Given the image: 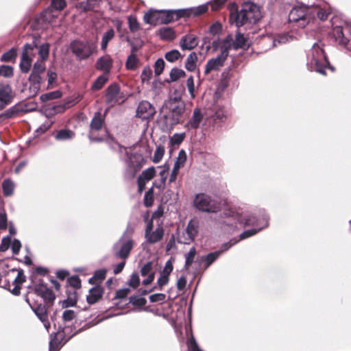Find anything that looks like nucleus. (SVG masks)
Masks as SVG:
<instances>
[{"label":"nucleus","mask_w":351,"mask_h":351,"mask_svg":"<svg viewBox=\"0 0 351 351\" xmlns=\"http://www.w3.org/2000/svg\"><path fill=\"white\" fill-rule=\"evenodd\" d=\"M237 10L236 3L230 5V21L234 23L237 27L246 24H254L261 18L260 8L253 3H245L240 12H238Z\"/></svg>","instance_id":"nucleus-1"},{"label":"nucleus","mask_w":351,"mask_h":351,"mask_svg":"<svg viewBox=\"0 0 351 351\" xmlns=\"http://www.w3.org/2000/svg\"><path fill=\"white\" fill-rule=\"evenodd\" d=\"M308 66L311 71H315L322 75H325V69L328 62L324 53L322 45L319 43H315L308 55Z\"/></svg>","instance_id":"nucleus-2"},{"label":"nucleus","mask_w":351,"mask_h":351,"mask_svg":"<svg viewBox=\"0 0 351 351\" xmlns=\"http://www.w3.org/2000/svg\"><path fill=\"white\" fill-rule=\"evenodd\" d=\"M231 36H228L226 39L221 42L220 54L214 58L209 60L205 66V74H208L211 71H217L223 66L224 62L227 59L229 50L231 49Z\"/></svg>","instance_id":"nucleus-3"},{"label":"nucleus","mask_w":351,"mask_h":351,"mask_svg":"<svg viewBox=\"0 0 351 351\" xmlns=\"http://www.w3.org/2000/svg\"><path fill=\"white\" fill-rule=\"evenodd\" d=\"M194 206L198 210L206 213H217L220 210V204L204 193L195 196Z\"/></svg>","instance_id":"nucleus-4"},{"label":"nucleus","mask_w":351,"mask_h":351,"mask_svg":"<svg viewBox=\"0 0 351 351\" xmlns=\"http://www.w3.org/2000/svg\"><path fill=\"white\" fill-rule=\"evenodd\" d=\"M104 120L100 113L95 114L90 123L89 138L91 141H100L108 136L107 131L103 128Z\"/></svg>","instance_id":"nucleus-5"},{"label":"nucleus","mask_w":351,"mask_h":351,"mask_svg":"<svg viewBox=\"0 0 351 351\" xmlns=\"http://www.w3.org/2000/svg\"><path fill=\"white\" fill-rule=\"evenodd\" d=\"M173 11L165 12L158 10H149L144 16L146 23L156 25L158 23H169L173 21Z\"/></svg>","instance_id":"nucleus-6"},{"label":"nucleus","mask_w":351,"mask_h":351,"mask_svg":"<svg viewBox=\"0 0 351 351\" xmlns=\"http://www.w3.org/2000/svg\"><path fill=\"white\" fill-rule=\"evenodd\" d=\"M95 48V45L88 41H74L71 45L72 52L80 59L88 58L93 53Z\"/></svg>","instance_id":"nucleus-7"},{"label":"nucleus","mask_w":351,"mask_h":351,"mask_svg":"<svg viewBox=\"0 0 351 351\" xmlns=\"http://www.w3.org/2000/svg\"><path fill=\"white\" fill-rule=\"evenodd\" d=\"M289 21L298 23L299 27H304L309 22L308 8L304 5L293 8L289 14Z\"/></svg>","instance_id":"nucleus-8"},{"label":"nucleus","mask_w":351,"mask_h":351,"mask_svg":"<svg viewBox=\"0 0 351 351\" xmlns=\"http://www.w3.org/2000/svg\"><path fill=\"white\" fill-rule=\"evenodd\" d=\"M166 105L167 108L169 110L171 115L172 116V121L171 123L172 125L178 123L180 118L184 112V104L176 98H173L170 99Z\"/></svg>","instance_id":"nucleus-9"},{"label":"nucleus","mask_w":351,"mask_h":351,"mask_svg":"<svg viewBox=\"0 0 351 351\" xmlns=\"http://www.w3.org/2000/svg\"><path fill=\"white\" fill-rule=\"evenodd\" d=\"M335 40L341 45H348L351 38V25L346 24L342 27H335L333 29Z\"/></svg>","instance_id":"nucleus-10"},{"label":"nucleus","mask_w":351,"mask_h":351,"mask_svg":"<svg viewBox=\"0 0 351 351\" xmlns=\"http://www.w3.org/2000/svg\"><path fill=\"white\" fill-rule=\"evenodd\" d=\"M155 114V108L147 101H141L136 112L137 117L146 121L152 119Z\"/></svg>","instance_id":"nucleus-11"},{"label":"nucleus","mask_w":351,"mask_h":351,"mask_svg":"<svg viewBox=\"0 0 351 351\" xmlns=\"http://www.w3.org/2000/svg\"><path fill=\"white\" fill-rule=\"evenodd\" d=\"M14 95L10 85L0 83V110L12 102Z\"/></svg>","instance_id":"nucleus-12"},{"label":"nucleus","mask_w":351,"mask_h":351,"mask_svg":"<svg viewBox=\"0 0 351 351\" xmlns=\"http://www.w3.org/2000/svg\"><path fill=\"white\" fill-rule=\"evenodd\" d=\"M152 229L153 221L151 220L147 224L145 237L148 243H155L162 239L164 230L161 226H158L154 231H152Z\"/></svg>","instance_id":"nucleus-13"},{"label":"nucleus","mask_w":351,"mask_h":351,"mask_svg":"<svg viewBox=\"0 0 351 351\" xmlns=\"http://www.w3.org/2000/svg\"><path fill=\"white\" fill-rule=\"evenodd\" d=\"M106 99L110 106H114L116 104H120L123 101L119 87L117 84H112L108 88Z\"/></svg>","instance_id":"nucleus-14"},{"label":"nucleus","mask_w":351,"mask_h":351,"mask_svg":"<svg viewBox=\"0 0 351 351\" xmlns=\"http://www.w3.org/2000/svg\"><path fill=\"white\" fill-rule=\"evenodd\" d=\"M133 247V241L131 239H120L114 245L115 254L117 256L125 258L128 256Z\"/></svg>","instance_id":"nucleus-15"},{"label":"nucleus","mask_w":351,"mask_h":351,"mask_svg":"<svg viewBox=\"0 0 351 351\" xmlns=\"http://www.w3.org/2000/svg\"><path fill=\"white\" fill-rule=\"evenodd\" d=\"M143 161L142 155L138 154H134L129 158L127 171L131 177H134L143 167Z\"/></svg>","instance_id":"nucleus-16"},{"label":"nucleus","mask_w":351,"mask_h":351,"mask_svg":"<svg viewBox=\"0 0 351 351\" xmlns=\"http://www.w3.org/2000/svg\"><path fill=\"white\" fill-rule=\"evenodd\" d=\"M156 174V170L154 167H149L144 170L138 178V191L141 193L145 187L147 182L152 180Z\"/></svg>","instance_id":"nucleus-17"},{"label":"nucleus","mask_w":351,"mask_h":351,"mask_svg":"<svg viewBox=\"0 0 351 351\" xmlns=\"http://www.w3.org/2000/svg\"><path fill=\"white\" fill-rule=\"evenodd\" d=\"M27 302L29 304L32 309L34 311L38 319L43 323L45 328L49 330L50 328V323L48 320V315L45 306L39 304L36 307L34 308L29 302V300L26 299Z\"/></svg>","instance_id":"nucleus-18"},{"label":"nucleus","mask_w":351,"mask_h":351,"mask_svg":"<svg viewBox=\"0 0 351 351\" xmlns=\"http://www.w3.org/2000/svg\"><path fill=\"white\" fill-rule=\"evenodd\" d=\"M208 4H203L187 10H179L178 12V16H189L191 15L197 16L205 13L208 10Z\"/></svg>","instance_id":"nucleus-19"},{"label":"nucleus","mask_w":351,"mask_h":351,"mask_svg":"<svg viewBox=\"0 0 351 351\" xmlns=\"http://www.w3.org/2000/svg\"><path fill=\"white\" fill-rule=\"evenodd\" d=\"M197 45V38L193 34H187L183 36L180 41V46L183 50H191L195 48Z\"/></svg>","instance_id":"nucleus-20"},{"label":"nucleus","mask_w":351,"mask_h":351,"mask_svg":"<svg viewBox=\"0 0 351 351\" xmlns=\"http://www.w3.org/2000/svg\"><path fill=\"white\" fill-rule=\"evenodd\" d=\"M112 65V59L109 55L99 58L96 62V68L103 71L104 74L108 75Z\"/></svg>","instance_id":"nucleus-21"},{"label":"nucleus","mask_w":351,"mask_h":351,"mask_svg":"<svg viewBox=\"0 0 351 351\" xmlns=\"http://www.w3.org/2000/svg\"><path fill=\"white\" fill-rule=\"evenodd\" d=\"M29 86L28 88V97H34L36 96L40 88V77H36L34 74H31L29 78Z\"/></svg>","instance_id":"nucleus-22"},{"label":"nucleus","mask_w":351,"mask_h":351,"mask_svg":"<svg viewBox=\"0 0 351 351\" xmlns=\"http://www.w3.org/2000/svg\"><path fill=\"white\" fill-rule=\"evenodd\" d=\"M197 232V230L196 224L193 221H191L187 226L185 232L187 236L186 238L184 239H182L181 237L179 238V242L184 244L190 243L194 239Z\"/></svg>","instance_id":"nucleus-23"},{"label":"nucleus","mask_w":351,"mask_h":351,"mask_svg":"<svg viewBox=\"0 0 351 351\" xmlns=\"http://www.w3.org/2000/svg\"><path fill=\"white\" fill-rule=\"evenodd\" d=\"M204 115L199 108H195L193 110V114L189 122L187 127L191 129H197L199 128L201 122L202 121Z\"/></svg>","instance_id":"nucleus-24"},{"label":"nucleus","mask_w":351,"mask_h":351,"mask_svg":"<svg viewBox=\"0 0 351 351\" xmlns=\"http://www.w3.org/2000/svg\"><path fill=\"white\" fill-rule=\"evenodd\" d=\"M103 294V289L99 286H95L89 291V293L86 297L87 302L89 304H95L101 297Z\"/></svg>","instance_id":"nucleus-25"},{"label":"nucleus","mask_w":351,"mask_h":351,"mask_svg":"<svg viewBox=\"0 0 351 351\" xmlns=\"http://www.w3.org/2000/svg\"><path fill=\"white\" fill-rule=\"evenodd\" d=\"M249 46L247 39L240 32H237L236 34L235 40L233 42L231 40V48L233 47L235 49H246Z\"/></svg>","instance_id":"nucleus-26"},{"label":"nucleus","mask_w":351,"mask_h":351,"mask_svg":"<svg viewBox=\"0 0 351 351\" xmlns=\"http://www.w3.org/2000/svg\"><path fill=\"white\" fill-rule=\"evenodd\" d=\"M28 49L26 52H23L21 56V60L20 62V69L23 73H28L32 66V58H28Z\"/></svg>","instance_id":"nucleus-27"},{"label":"nucleus","mask_w":351,"mask_h":351,"mask_svg":"<svg viewBox=\"0 0 351 351\" xmlns=\"http://www.w3.org/2000/svg\"><path fill=\"white\" fill-rule=\"evenodd\" d=\"M15 273V271H14ZM16 276L14 279L13 283L14 285V287L12 292L15 294L18 295L20 293L21 290V285L25 282V277L23 273V271H16Z\"/></svg>","instance_id":"nucleus-28"},{"label":"nucleus","mask_w":351,"mask_h":351,"mask_svg":"<svg viewBox=\"0 0 351 351\" xmlns=\"http://www.w3.org/2000/svg\"><path fill=\"white\" fill-rule=\"evenodd\" d=\"M158 35L160 38L165 40H172L176 37V33L171 27H163L159 29Z\"/></svg>","instance_id":"nucleus-29"},{"label":"nucleus","mask_w":351,"mask_h":351,"mask_svg":"<svg viewBox=\"0 0 351 351\" xmlns=\"http://www.w3.org/2000/svg\"><path fill=\"white\" fill-rule=\"evenodd\" d=\"M198 58L197 55L195 52L191 53L186 60L185 63V68L189 71H194L196 69V64L197 62Z\"/></svg>","instance_id":"nucleus-30"},{"label":"nucleus","mask_w":351,"mask_h":351,"mask_svg":"<svg viewBox=\"0 0 351 351\" xmlns=\"http://www.w3.org/2000/svg\"><path fill=\"white\" fill-rule=\"evenodd\" d=\"M108 80V75L103 73L99 76L95 82L92 85V89L93 90H98L101 89L104 85Z\"/></svg>","instance_id":"nucleus-31"},{"label":"nucleus","mask_w":351,"mask_h":351,"mask_svg":"<svg viewBox=\"0 0 351 351\" xmlns=\"http://www.w3.org/2000/svg\"><path fill=\"white\" fill-rule=\"evenodd\" d=\"M22 112L23 110L21 109L19 106H14L5 110L3 112V116L7 119L14 118L19 116Z\"/></svg>","instance_id":"nucleus-32"},{"label":"nucleus","mask_w":351,"mask_h":351,"mask_svg":"<svg viewBox=\"0 0 351 351\" xmlns=\"http://www.w3.org/2000/svg\"><path fill=\"white\" fill-rule=\"evenodd\" d=\"M106 275V270L101 269L97 270L93 276L89 280V282L92 284H97L101 282L105 278Z\"/></svg>","instance_id":"nucleus-33"},{"label":"nucleus","mask_w":351,"mask_h":351,"mask_svg":"<svg viewBox=\"0 0 351 351\" xmlns=\"http://www.w3.org/2000/svg\"><path fill=\"white\" fill-rule=\"evenodd\" d=\"M114 36V31L112 29L108 30L104 33L101 39V48L105 50L107 48L108 43Z\"/></svg>","instance_id":"nucleus-34"},{"label":"nucleus","mask_w":351,"mask_h":351,"mask_svg":"<svg viewBox=\"0 0 351 351\" xmlns=\"http://www.w3.org/2000/svg\"><path fill=\"white\" fill-rule=\"evenodd\" d=\"M2 189L5 196L12 195L14 189V184L10 180H5L2 183Z\"/></svg>","instance_id":"nucleus-35"},{"label":"nucleus","mask_w":351,"mask_h":351,"mask_svg":"<svg viewBox=\"0 0 351 351\" xmlns=\"http://www.w3.org/2000/svg\"><path fill=\"white\" fill-rule=\"evenodd\" d=\"M138 58L134 53L130 54L125 62V67L128 70H134L138 63Z\"/></svg>","instance_id":"nucleus-36"},{"label":"nucleus","mask_w":351,"mask_h":351,"mask_svg":"<svg viewBox=\"0 0 351 351\" xmlns=\"http://www.w3.org/2000/svg\"><path fill=\"white\" fill-rule=\"evenodd\" d=\"M186 73L182 69L173 68L170 72V80L169 82H176L180 78L184 77Z\"/></svg>","instance_id":"nucleus-37"},{"label":"nucleus","mask_w":351,"mask_h":351,"mask_svg":"<svg viewBox=\"0 0 351 351\" xmlns=\"http://www.w3.org/2000/svg\"><path fill=\"white\" fill-rule=\"evenodd\" d=\"M74 133L68 130H60L56 135V138L58 141H65L73 137Z\"/></svg>","instance_id":"nucleus-38"},{"label":"nucleus","mask_w":351,"mask_h":351,"mask_svg":"<svg viewBox=\"0 0 351 351\" xmlns=\"http://www.w3.org/2000/svg\"><path fill=\"white\" fill-rule=\"evenodd\" d=\"M293 39L292 36H289L287 34H284L282 35H278L276 38L274 39L273 45L276 47L278 45L285 44L288 43L289 40Z\"/></svg>","instance_id":"nucleus-39"},{"label":"nucleus","mask_w":351,"mask_h":351,"mask_svg":"<svg viewBox=\"0 0 351 351\" xmlns=\"http://www.w3.org/2000/svg\"><path fill=\"white\" fill-rule=\"evenodd\" d=\"M165 154V147L162 145L156 147V151L153 156V162L154 163H158L162 158Z\"/></svg>","instance_id":"nucleus-40"},{"label":"nucleus","mask_w":351,"mask_h":351,"mask_svg":"<svg viewBox=\"0 0 351 351\" xmlns=\"http://www.w3.org/2000/svg\"><path fill=\"white\" fill-rule=\"evenodd\" d=\"M49 45L48 44H44L39 47L38 55L41 61H44L47 59L49 56Z\"/></svg>","instance_id":"nucleus-41"},{"label":"nucleus","mask_w":351,"mask_h":351,"mask_svg":"<svg viewBox=\"0 0 351 351\" xmlns=\"http://www.w3.org/2000/svg\"><path fill=\"white\" fill-rule=\"evenodd\" d=\"M237 219L241 223H244L245 225L254 226L256 224L254 217H248L247 218L245 216H243L242 214H238Z\"/></svg>","instance_id":"nucleus-42"},{"label":"nucleus","mask_w":351,"mask_h":351,"mask_svg":"<svg viewBox=\"0 0 351 351\" xmlns=\"http://www.w3.org/2000/svg\"><path fill=\"white\" fill-rule=\"evenodd\" d=\"M186 160V154L184 150L182 149L180 151L177 160L174 164V166L180 169L184 165Z\"/></svg>","instance_id":"nucleus-43"},{"label":"nucleus","mask_w":351,"mask_h":351,"mask_svg":"<svg viewBox=\"0 0 351 351\" xmlns=\"http://www.w3.org/2000/svg\"><path fill=\"white\" fill-rule=\"evenodd\" d=\"M16 57V51L12 48L8 51L4 53L1 57V61L2 62H10Z\"/></svg>","instance_id":"nucleus-44"},{"label":"nucleus","mask_w":351,"mask_h":351,"mask_svg":"<svg viewBox=\"0 0 351 351\" xmlns=\"http://www.w3.org/2000/svg\"><path fill=\"white\" fill-rule=\"evenodd\" d=\"M180 53L176 49L171 50L165 54L166 60L171 62L176 61L180 58Z\"/></svg>","instance_id":"nucleus-45"},{"label":"nucleus","mask_w":351,"mask_h":351,"mask_svg":"<svg viewBox=\"0 0 351 351\" xmlns=\"http://www.w3.org/2000/svg\"><path fill=\"white\" fill-rule=\"evenodd\" d=\"M186 86L190 93L191 97L194 99L195 97V88L194 79L193 76H190L186 80Z\"/></svg>","instance_id":"nucleus-46"},{"label":"nucleus","mask_w":351,"mask_h":351,"mask_svg":"<svg viewBox=\"0 0 351 351\" xmlns=\"http://www.w3.org/2000/svg\"><path fill=\"white\" fill-rule=\"evenodd\" d=\"M0 75L5 77H10L13 75V68L8 65H2L0 66Z\"/></svg>","instance_id":"nucleus-47"},{"label":"nucleus","mask_w":351,"mask_h":351,"mask_svg":"<svg viewBox=\"0 0 351 351\" xmlns=\"http://www.w3.org/2000/svg\"><path fill=\"white\" fill-rule=\"evenodd\" d=\"M154 202V192L153 189H149L145 194L144 196V204L147 207H149L152 205Z\"/></svg>","instance_id":"nucleus-48"},{"label":"nucleus","mask_w":351,"mask_h":351,"mask_svg":"<svg viewBox=\"0 0 351 351\" xmlns=\"http://www.w3.org/2000/svg\"><path fill=\"white\" fill-rule=\"evenodd\" d=\"M61 96V93L59 91H54L51 93H49L47 94L42 95L40 96V99L43 101H49L53 99L59 98Z\"/></svg>","instance_id":"nucleus-49"},{"label":"nucleus","mask_w":351,"mask_h":351,"mask_svg":"<svg viewBox=\"0 0 351 351\" xmlns=\"http://www.w3.org/2000/svg\"><path fill=\"white\" fill-rule=\"evenodd\" d=\"M76 317V313L73 310H65L62 314V319L64 322H70Z\"/></svg>","instance_id":"nucleus-50"},{"label":"nucleus","mask_w":351,"mask_h":351,"mask_svg":"<svg viewBox=\"0 0 351 351\" xmlns=\"http://www.w3.org/2000/svg\"><path fill=\"white\" fill-rule=\"evenodd\" d=\"M165 67V62L162 59H158L154 64V72L156 75H160Z\"/></svg>","instance_id":"nucleus-51"},{"label":"nucleus","mask_w":351,"mask_h":351,"mask_svg":"<svg viewBox=\"0 0 351 351\" xmlns=\"http://www.w3.org/2000/svg\"><path fill=\"white\" fill-rule=\"evenodd\" d=\"M45 71V66L41 62H36L34 64L32 74H34L36 77H40V74Z\"/></svg>","instance_id":"nucleus-52"},{"label":"nucleus","mask_w":351,"mask_h":351,"mask_svg":"<svg viewBox=\"0 0 351 351\" xmlns=\"http://www.w3.org/2000/svg\"><path fill=\"white\" fill-rule=\"evenodd\" d=\"M129 28L132 32H136L139 29V24L136 19L132 16L128 17Z\"/></svg>","instance_id":"nucleus-53"},{"label":"nucleus","mask_w":351,"mask_h":351,"mask_svg":"<svg viewBox=\"0 0 351 351\" xmlns=\"http://www.w3.org/2000/svg\"><path fill=\"white\" fill-rule=\"evenodd\" d=\"M46 302L52 303L55 299V295L52 290L47 289L46 291L40 296Z\"/></svg>","instance_id":"nucleus-54"},{"label":"nucleus","mask_w":351,"mask_h":351,"mask_svg":"<svg viewBox=\"0 0 351 351\" xmlns=\"http://www.w3.org/2000/svg\"><path fill=\"white\" fill-rule=\"evenodd\" d=\"M66 6L65 0H52L51 7L56 10H62Z\"/></svg>","instance_id":"nucleus-55"},{"label":"nucleus","mask_w":351,"mask_h":351,"mask_svg":"<svg viewBox=\"0 0 351 351\" xmlns=\"http://www.w3.org/2000/svg\"><path fill=\"white\" fill-rule=\"evenodd\" d=\"M152 75V71L151 69L146 67L145 68L141 73V79L143 82H148Z\"/></svg>","instance_id":"nucleus-56"},{"label":"nucleus","mask_w":351,"mask_h":351,"mask_svg":"<svg viewBox=\"0 0 351 351\" xmlns=\"http://www.w3.org/2000/svg\"><path fill=\"white\" fill-rule=\"evenodd\" d=\"M140 279L136 273L132 274L128 282L130 287L133 289L136 288L139 285Z\"/></svg>","instance_id":"nucleus-57"},{"label":"nucleus","mask_w":351,"mask_h":351,"mask_svg":"<svg viewBox=\"0 0 351 351\" xmlns=\"http://www.w3.org/2000/svg\"><path fill=\"white\" fill-rule=\"evenodd\" d=\"M221 252H215L208 254L204 260L207 263L206 267H208L212 263H213L217 257L219 256Z\"/></svg>","instance_id":"nucleus-58"},{"label":"nucleus","mask_w":351,"mask_h":351,"mask_svg":"<svg viewBox=\"0 0 351 351\" xmlns=\"http://www.w3.org/2000/svg\"><path fill=\"white\" fill-rule=\"evenodd\" d=\"M149 298L152 302H162L165 301L166 295L164 293H155L151 295Z\"/></svg>","instance_id":"nucleus-59"},{"label":"nucleus","mask_w":351,"mask_h":351,"mask_svg":"<svg viewBox=\"0 0 351 351\" xmlns=\"http://www.w3.org/2000/svg\"><path fill=\"white\" fill-rule=\"evenodd\" d=\"M47 289L45 285L39 281L38 284L35 285L34 291L38 295L41 296Z\"/></svg>","instance_id":"nucleus-60"},{"label":"nucleus","mask_w":351,"mask_h":351,"mask_svg":"<svg viewBox=\"0 0 351 351\" xmlns=\"http://www.w3.org/2000/svg\"><path fill=\"white\" fill-rule=\"evenodd\" d=\"M263 228V227H261L258 229L253 228L251 230H247L246 231H244L242 234H241V236H240L241 239H246L249 237L254 235L255 234H256L258 231H260Z\"/></svg>","instance_id":"nucleus-61"},{"label":"nucleus","mask_w":351,"mask_h":351,"mask_svg":"<svg viewBox=\"0 0 351 351\" xmlns=\"http://www.w3.org/2000/svg\"><path fill=\"white\" fill-rule=\"evenodd\" d=\"M195 253L196 252L195 247H192L189 250V252L186 255V265L189 266L190 265H191L195 258Z\"/></svg>","instance_id":"nucleus-62"},{"label":"nucleus","mask_w":351,"mask_h":351,"mask_svg":"<svg viewBox=\"0 0 351 351\" xmlns=\"http://www.w3.org/2000/svg\"><path fill=\"white\" fill-rule=\"evenodd\" d=\"M152 263L151 262L147 263L141 269V273L143 276L154 274L152 271Z\"/></svg>","instance_id":"nucleus-63"},{"label":"nucleus","mask_w":351,"mask_h":351,"mask_svg":"<svg viewBox=\"0 0 351 351\" xmlns=\"http://www.w3.org/2000/svg\"><path fill=\"white\" fill-rule=\"evenodd\" d=\"M221 30V25L219 22L214 23L209 29V32L212 34H218Z\"/></svg>","instance_id":"nucleus-64"}]
</instances>
